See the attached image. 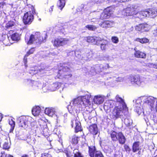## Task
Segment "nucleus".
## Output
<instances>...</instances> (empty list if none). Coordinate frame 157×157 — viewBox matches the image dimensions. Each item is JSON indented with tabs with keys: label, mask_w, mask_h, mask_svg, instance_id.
Segmentation results:
<instances>
[{
	"label": "nucleus",
	"mask_w": 157,
	"mask_h": 157,
	"mask_svg": "<svg viewBox=\"0 0 157 157\" xmlns=\"http://www.w3.org/2000/svg\"><path fill=\"white\" fill-rule=\"evenodd\" d=\"M134 110L139 115L144 111L150 109L151 111L155 110L156 114L153 115L151 118L154 122L157 121V99L152 96H141L135 100L134 105Z\"/></svg>",
	"instance_id": "nucleus-1"
},
{
	"label": "nucleus",
	"mask_w": 157,
	"mask_h": 157,
	"mask_svg": "<svg viewBox=\"0 0 157 157\" xmlns=\"http://www.w3.org/2000/svg\"><path fill=\"white\" fill-rule=\"evenodd\" d=\"M29 11L24 14L22 18V21L25 25H29L33 21L34 15L35 14V9L33 6H29Z\"/></svg>",
	"instance_id": "nucleus-2"
},
{
	"label": "nucleus",
	"mask_w": 157,
	"mask_h": 157,
	"mask_svg": "<svg viewBox=\"0 0 157 157\" xmlns=\"http://www.w3.org/2000/svg\"><path fill=\"white\" fill-rule=\"evenodd\" d=\"M82 97L80 96L73 99L70 105L68 106V109H71L72 111H74L77 108L81 107L83 103H85L86 104L88 103L87 100L85 102H84V103L82 101Z\"/></svg>",
	"instance_id": "nucleus-3"
},
{
	"label": "nucleus",
	"mask_w": 157,
	"mask_h": 157,
	"mask_svg": "<svg viewBox=\"0 0 157 157\" xmlns=\"http://www.w3.org/2000/svg\"><path fill=\"white\" fill-rule=\"evenodd\" d=\"M140 15L143 16V17H148L154 18L157 16V11L154 9L149 8L141 11Z\"/></svg>",
	"instance_id": "nucleus-4"
},
{
	"label": "nucleus",
	"mask_w": 157,
	"mask_h": 157,
	"mask_svg": "<svg viewBox=\"0 0 157 157\" xmlns=\"http://www.w3.org/2000/svg\"><path fill=\"white\" fill-rule=\"evenodd\" d=\"M123 109L125 110V109H124V108L117 107V106H115L114 108L110 114V118L115 120L121 117L122 116V110Z\"/></svg>",
	"instance_id": "nucleus-5"
},
{
	"label": "nucleus",
	"mask_w": 157,
	"mask_h": 157,
	"mask_svg": "<svg viewBox=\"0 0 157 157\" xmlns=\"http://www.w3.org/2000/svg\"><path fill=\"white\" fill-rule=\"evenodd\" d=\"M69 41L68 39L60 37L52 40V43L55 47L57 48L67 44Z\"/></svg>",
	"instance_id": "nucleus-6"
},
{
	"label": "nucleus",
	"mask_w": 157,
	"mask_h": 157,
	"mask_svg": "<svg viewBox=\"0 0 157 157\" xmlns=\"http://www.w3.org/2000/svg\"><path fill=\"white\" fill-rule=\"evenodd\" d=\"M32 118L29 116H23L20 118L19 125L24 128H26L30 124Z\"/></svg>",
	"instance_id": "nucleus-7"
},
{
	"label": "nucleus",
	"mask_w": 157,
	"mask_h": 157,
	"mask_svg": "<svg viewBox=\"0 0 157 157\" xmlns=\"http://www.w3.org/2000/svg\"><path fill=\"white\" fill-rule=\"evenodd\" d=\"M113 12V9L110 7H108L104 9L100 15V19L102 20L109 18Z\"/></svg>",
	"instance_id": "nucleus-8"
},
{
	"label": "nucleus",
	"mask_w": 157,
	"mask_h": 157,
	"mask_svg": "<svg viewBox=\"0 0 157 157\" xmlns=\"http://www.w3.org/2000/svg\"><path fill=\"white\" fill-rule=\"evenodd\" d=\"M115 99L116 100L115 105L117 107H121L124 108L125 109V110H128L126 105L124 101V100L119 95H117Z\"/></svg>",
	"instance_id": "nucleus-9"
},
{
	"label": "nucleus",
	"mask_w": 157,
	"mask_h": 157,
	"mask_svg": "<svg viewBox=\"0 0 157 157\" xmlns=\"http://www.w3.org/2000/svg\"><path fill=\"white\" fill-rule=\"evenodd\" d=\"M89 153L91 157H104L101 151L96 150L94 146L89 147Z\"/></svg>",
	"instance_id": "nucleus-10"
},
{
	"label": "nucleus",
	"mask_w": 157,
	"mask_h": 157,
	"mask_svg": "<svg viewBox=\"0 0 157 157\" xmlns=\"http://www.w3.org/2000/svg\"><path fill=\"white\" fill-rule=\"evenodd\" d=\"M71 126L72 127H75V131L78 132L81 130V124L78 120L77 117H74L71 121Z\"/></svg>",
	"instance_id": "nucleus-11"
},
{
	"label": "nucleus",
	"mask_w": 157,
	"mask_h": 157,
	"mask_svg": "<svg viewBox=\"0 0 157 157\" xmlns=\"http://www.w3.org/2000/svg\"><path fill=\"white\" fill-rule=\"evenodd\" d=\"M136 30L142 32L148 31L149 29V26L147 23L140 24L135 26Z\"/></svg>",
	"instance_id": "nucleus-12"
},
{
	"label": "nucleus",
	"mask_w": 157,
	"mask_h": 157,
	"mask_svg": "<svg viewBox=\"0 0 157 157\" xmlns=\"http://www.w3.org/2000/svg\"><path fill=\"white\" fill-rule=\"evenodd\" d=\"M100 39L101 40L98 42L99 44L97 45H100V48L102 50H106L109 47V46L110 45L109 42L107 40H104L101 38H100Z\"/></svg>",
	"instance_id": "nucleus-13"
},
{
	"label": "nucleus",
	"mask_w": 157,
	"mask_h": 157,
	"mask_svg": "<svg viewBox=\"0 0 157 157\" xmlns=\"http://www.w3.org/2000/svg\"><path fill=\"white\" fill-rule=\"evenodd\" d=\"M138 13L136 8L134 7H128L125 10L124 15L126 16L136 15Z\"/></svg>",
	"instance_id": "nucleus-14"
},
{
	"label": "nucleus",
	"mask_w": 157,
	"mask_h": 157,
	"mask_svg": "<svg viewBox=\"0 0 157 157\" xmlns=\"http://www.w3.org/2000/svg\"><path fill=\"white\" fill-rule=\"evenodd\" d=\"M115 101L109 100L106 101L104 104V108L105 110L107 111L115 105Z\"/></svg>",
	"instance_id": "nucleus-15"
},
{
	"label": "nucleus",
	"mask_w": 157,
	"mask_h": 157,
	"mask_svg": "<svg viewBox=\"0 0 157 157\" xmlns=\"http://www.w3.org/2000/svg\"><path fill=\"white\" fill-rule=\"evenodd\" d=\"M86 41L89 43H93L94 44L97 45L99 44L98 42L101 40L100 37L94 36H88L86 37Z\"/></svg>",
	"instance_id": "nucleus-16"
},
{
	"label": "nucleus",
	"mask_w": 157,
	"mask_h": 157,
	"mask_svg": "<svg viewBox=\"0 0 157 157\" xmlns=\"http://www.w3.org/2000/svg\"><path fill=\"white\" fill-rule=\"evenodd\" d=\"M35 51V50L34 48H31L28 51L26 54L24 56L23 60L25 68H27L28 67V65L27 64V57L29 56L30 54H33Z\"/></svg>",
	"instance_id": "nucleus-17"
},
{
	"label": "nucleus",
	"mask_w": 157,
	"mask_h": 157,
	"mask_svg": "<svg viewBox=\"0 0 157 157\" xmlns=\"http://www.w3.org/2000/svg\"><path fill=\"white\" fill-rule=\"evenodd\" d=\"M105 97L101 95H98L94 96L93 101L94 103L97 104L102 103L104 100Z\"/></svg>",
	"instance_id": "nucleus-18"
},
{
	"label": "nucleus",
	"mask_w": 157,
	"mask_h": 157,
	"mask_svg": "<svg viewBox=\"0 0 157 157\" xmlns=\"http://www.w3.org/2000/svg\"><path fill=\"white\" fill-rule=\"evenodd\" d=\"M56 109L52 108H47L45 109V113L49 116L52 117L54 114H56Z\"/></svg>",
	"instance_id": "nucleus-19"
},
{
	"label": "nucleus",
	"mask_w": 157,
	"mask_h": 157,
	"mask_svg": "<svg viewBox=\"0 0 157 157\" xmlns=\"http://www.w3.org/2000/svg\"><path fill=\"white\" fill-rule=\"evenodd\" d=\"M134 55L135 57L139 58L145 59L147 57V55L145 53L139 50L135 51Z\"/></svg>",
	"instance_id": "nucleus-20"
},
{
	"label": "nucleus",
	"mask_w": 157,
	"mask_h": 157,
	"mask_svg": "<svg viewBox=\"0 0 157 157\" xmlns=\"http://www.w3.org/2000/svg\"><path fill=\"white\" fill-rule=\"evenodd\" d=\"M31 34L33 35L34 37L37 40V42L38 43L40 44L44 42V40L43 37L41 36L40 33V32H34Z\"/></svg>",
	"instance_id": "nucleus-21"
},
{
	"label": "nucleus",
	"mask_w": 157,
	"mask_h": 157,
	"mask_svg": "<svg viewBox=\"0 0 157 157\" xmlns=\"http://www.w3.org/2000/svg\"><path fill=\"white\" fill-rule=\"evenodd\" d=\"M3 148L4 149H7L10 148V139L9 137L5 138L2 141Z\"/></svg>",
	"instance_id": "nucleus-22"
},
{
	"label": "nucleus",
	"mask_w": 157,
	"mask_h": 157,
	"mask_svg": "<svg viewBox=\"0 0 157 157\" xmlns=\"http://www.w3.org/2000/svg\"><path fill=\"white\" fill-rule=\"evenodd\" d=\"M40 129L41 133L44 135H45L48 131V127L46 123H43L40 125Z\"/></svg>",
	"instance_id": "nucleus-23"
},
{
	"label": "nucleus",
	"mask_w": 157,
	"mask_h": 157,
	"mask_svg": "<svg viewBox=\"0 0 157 157\" xmlns=\"http://www.w3.org/2000/svg\"><path fill=\"white\" fill-rule=\"evenodd\" d=\"M139 75H131L129 78V81L131 84L136 85Z\"/></svg>",
	"instance_id": "nucleus-24"
},
{
	"label": "nucleus",
	"mask_w": 157,
	"mask_h": 157,
	"mask_svg": "<svg viewBox=\"0 0 157 157\" xmlns=\"http://www.w3.org/2000/svg\"><path fill=\"white\" fill-rule=\"evenodd\" d=\"M89 131L92 134L94 135H96L98 133V129L96 124H94L90 126Z\"/></svg>",
	"instance_id": "nucleus-25"
},
{
	"label": "nucleus",
	"mask_w": 157,
	"mask_h": 157,
	"mask_svg": "<svg viewBox=\"0 0 157 157\" xmlns=\"http://www.w3.org/2000/svg\"><path fill=\"white\" fill-rule=\"evenodd\" d=\"M21 34L16 32L13 33L11 35L10 37L13 40L16 41H18L21 39Z\"/></svg>",
	"instance_id": "nucleus-26"
},
{
	"label": "nucleus",
	"mask_w": 157,
	"mask_h": 157,
	"mask_svg": "<svg viewBox=\"0 0 157 157\" xmlns=\"http://www.w3.org/2000/svg\"><path fill=\"white\" fill-rule=\"evenodd\" d=\"M61 85V83L56 82L50 86L49 90L52 91H54L59 88Z\"/></svg>",
	"instance_id": "nucleus-27"
},
{
	"label": "nucleus",
	"mask_w": 157,
	"mask_h": 157,
	"mask_svg": "<svg viewBox=\"0 0 157 157\" xmlns=\"http://www.w3.org/2000/svg\"><path fill=\"white\" fill-rule=\"evenodd\" d=\"M145 82L146 79L144 78L139 75L136 85L139 86H142L145 84Z\"/></svg>",
	"instance_id": "nucleus-28"
},
{
	"label": "nucleus",
	"mask_w": 157,
	"mask_h": 157,
	"mask_svg": "<svg viewBox=\"0 0 157 157\" xmlns=\"http://www.w3.org/2000/svg\"><path fill=\"white\" fill-rule=\"evenodd\" d=\"M113 24V21H104L101 23V26L103 28H107L111 27Z\"/></svg>",
	"instance_id": "nucleus-29"
},
{
	"label": "nucleus",
	"mask_w": 157,
	"mask_h": 157,
	"mask_svg": "<svg viewBox=\"0 0 157 157\" xmlns=\"http://www.w3.org/2000/svg\"><path fill=\"white\" fill-rule=\"evenodd\" d=\"M80 97H82V101L84 103V102H85V101H86V100H87L88 101V102L87 103H83V104H82V105H84L85 106H86V105H88V104H90V101L89 100L90 99V98L91 97V95L90 94H87L84 96H80Z\"/></svg>",
	"instance_id": "nucleus-30"
},
{
	"label": "nucleus",
	"mask_w": 157,
	"mask_h": 157,
	"mask_svg": "<svg viewBox=\"0 0 157 157\" xmlns=\"http://www.w3.org/2000/svg\"><path fill=\"white\" fill-rule=\"evenodd\" d=\"M27 83L31 85L34 89H37L40 85V84H37L38 83L37 82L34 81H32L30 79L27 80Z\"/></svg>",
	"instance_id": "nucleus-31"
},
{
	"label": "nucleus",
	"mask_w": 157,
	"mask_h": 157,
	"mask_svg": "<svg viewBox=\"0 0 157 157\" xmlns=\"http://www.w3.org/2000/svg\"><path fill=\"white\" fill-rule=\"evenodd\" d=\"M118 139L119 142L121 144H124L125 143L126 139L124 136L121 132H119L118 134Z\"/></svg>",
	"instance_id": "nucleus-32"
},
{
	"label": "nucleus",
	"mask_w": 157,
	"mask_h": 157,
	"mask_svg": "<svg viewBox=\"0 0 157 157\" xmlns=\"http://www.w3.org/2000/svg\"><path fill=\"white\" fill-rule=\"evenodd\" d=\"M41 111L40 107L39 106H36L33 107L32 110V113L35 116L39 115Z\"/></svg>",
	"instance_id": "nucleus-33"
},
{
	"label": "nucleus",
	"mask_w": 157,
	"mask_h": 157,
	"mask_svg": "<svg viewBox=\"0 0 157 157\" xmlns=\"http://www.w3.org/2000/svg\"><path fill=\"white\" fill-rule=\"evenodd\" d=\"M135 41L139 42L141 44H145L148 43L149 41V40L146 37L141 38H137L135 39Z\"/></svg>",
	"instance_id": "nucleus-34"
},
{
	"label": "nucleus",
	"mask_w": 157,
	"mask_h": 157,
	"mask_svg": "<svg viewBox=\"0 0 157 157\" xmlns=\"http://www.w3.org/2000/svg\"><path fill=\"white\" fill-rule=\"evenodd\" d=\"M113 79L115 82H123L124 80V78L121 77H119L117 75L113 77Z\"/></svg>",
	"instance_id": "nucleus-35"
},
{
	"label": "nucleus",
	"mask_w": 157,
	"mask_h": 157,
	"mask_svg": "<svg viewBox=\"0 0 157 157\" xmlns=\"http://www.w3.org/2000/svg\"><path fill=\"white\" fill-rule=\"evenodd\" d=\"M65 3L66 0H59L58 2L57 6L61 10H62L63 8L64 7Z\"/></svg>",
	"instance_id": "nucleus-36"
},
{
	"label": "nucleus",
	"mask_w": 157,
	"mask_h": 157,
	"mask_svg": "<svg viewBox=\"0 0 157 157\" xmlns=\"http://www.w3.org/2000/svg\"><path fill=\"white\" fill-rule=\"evenodd\" d=\"M37 40L34 37L33 35L31 34L30 36L29 39L27 41V44H33L34 41H36Z\"/></svg>",
	"instance_id": "nucleus-37"
},
{
	"label": "nucleus",
	"mask_w": 157,
	"mask_h": 157,
	"mask_svg": "<svg viewBox=\"0 0 157 157\" xmlns=\"http://www.w3.org/2000/svg\"><path fill=\"white\" fill-rule=\"evenodd\" d=\"M15 25V23L13 21H10L6 24L5 27L6 29H9Z\"/></svg>",
	"instance_id": "nucleus-38"
},
{
	"label": "nucleus",
	"mask_w": 157,
	"mask_h": 157,
	"mask_svg": "<svg viewBox=\"0 0 157 157\" xmlns=\"http://www.w3.org/2000/svg\"><path fill=\"white\" fill-rule=\"evenodd\" d=\"M139 144L138 142H136L134 143L133 145L132 151L133 152H136L137 151L139 150Z\"/></svg>",
	"instance_id": "nucleus-39"
},
{
	"label": "nucleus",
	"mask_w": 157,
	"mask_h": 157,
	"mask_svg": "<svg viewBox=\"0 0 157 157\" xmlns=\"http://www.w3.org/2000/svg\"><path fill=\"white\" fill-rule=\"evenodd\" d=\"M124 123L127 126H130L132 124V121L130 117H127L124 119Z\"/></svg>",
	"instance_id": "nucleus-40"
},
{
	"label": "nucleus",
	"mask_w": 157,
	"mask_h": 157,
	"mask_svg": "<svg viewBox=\"0 0 157 157\" xmlns=\"http://www.w3.org/2000/svg\"><path fill=\"white\" fill-rule=\"evenodd\" d=\"M118 134L116 132L113 131L110 134L111 137L113 141H116L118 140Z\"/></svg>",
	"instance_id": "nucleus-41"
},
{
	"label": "nucleus",
	"mask_w": 157,
	"mask_h": 157,
	"mask_svg": "<svg viewBox=\"0 0 157 157\" xmlns=\"http://www.w3.org/2000/svg\"><path fill=\"white\" fill-rule=\"evenodd\" d=\"M9 124L11 126V128L10 129V132H12L15 126V122L11 119L9 121Z\"/></svg>",
	"instance_id": "nucleus-42"
},
{
	"label": "nucleus",
	"mask_w": 157,
	"mask_h": 157,
	"mask_svg": "<svg viewBox=\"0 0 157 157\" xmlns=\"http://www.w3.org/2000/svg\"><path fill=\"white\" fill-rule=\"evenodd\" d=\"M73 154L74 157H83L77 149H75L73 151Z\"/></svg>",
	"instance_id": "nucleus-43"
},
{
	"label": "nucleus",
	"mask_w": 157,
	"mask_h": 157,
	"mask_svg": "<svg viewBox=\"0 0 157 157\" xmlns=\"http://www.w3.org/2000/svg\"><path fill=\"white\" fill-rule=\"evenodd\" d=\"M85 27L89 30L92 31H95L97 28L95 26L92 25H87Z\"/></svg>",
	"instance_id": "nucleus-44"
},
{
	"label": "nucleus",
	"mask_w": 157,
	"mask_h": 157,
	"mask_svg": "<svg viewBox=\"0 0 157 157\" xmlns=\"http://www.w3.org/2000/svg\"><path fill=\"white\" fill-rule=\"evenodd\" d=\"M72 142L74 144H77L78 143V137L75 135L72 136L71 140Z\"/></svg>",
	"instance_id": "nucleus-45"
},
{
	"label": "nucleus",
	"mask_w": 157,
	"mask_h": 157,
	"mask_svg": "<svg viewBox=\"0 0 157 157\" xmlns=\"http://www.w3.org/2000/svg\"><path fill=\"white\" fill-rule=\"evenodd\" d=\"M112 42L115 44L119 42L118 38L116 36H113L111 37Z\"/></svg>",
	"instance_id": "nucleus-46"
},
{
	"label": "nucleus",
	"mask_w": 157,
	"mask_h": 157,
	"mask_svg": "<svg viewBox=\"0 0 157 157\" xmlns=\"http://www.w3.org/2000/svg\"><path fill=\"white\" fill-rule=\"evenodd\" d=\"M40 157H52V155L48 153H44L41 154Z\"/></svg>",
	"instance_id": "nucleus-47"
},
{
	"label": "nucleus",
	"mask_w": 157,
	"mask_h": 157,
	"mask_svg": "<svg viewBox=\"0 0 157 157\" xmlns=\"http://www.w3.org/2000/svg\"><path fill=\"white\" fill-rule=\"evenodd\" d=\"M124 149L127 153H129L131 151V149L129 146L126 145H125L124 146Z\"/></svg>",
	"instance_id": "nucleus-48"
},
{
	"label": "nucleus",
	"mask_w": 157,
	"mask_h": 157,
	"mask_svg": "<svg viewBox=\"0 0 157 157\" xmlns=\"http://www.w3.org/2000/svg\"><path fill=\"white\" fill-rule=\"evenodd\" d=\"M93 52L91 50H90L87 54V56L88 58H90L92 57L93 55Z\"/></svg>",
	"instance_id": "nucleus-49"
},
{
	"label": "nucleus",
	"mask_w": 157,
	"mask_h": 157,
	"mask_svg": "<svg viewBox=\"0 0 157 157\" xmlns=\"http://www.w3.org/2000/svg\"><path fill=\"white\" fill-rule=\"evenodd\" d=\"M64 153L66 157H71L72 155L71 153L70 152L66 151H65Z\"/></svg>",
	"instance_id": "nucleus-50"
},
{
	"label": "nucleus",
	"mask_w": 157,
	"mask_h": 157,
	"mask_svg": "<svg viewBox=\"0 0 157 157\" xmlns=\"http://www.w3.org/2000/svg\"><path fill=\"white\" fill-rule=\"evenodd\" d=\"M6 4L4 2H0V9H3L4 6H6Z\"/></svg>",
	"instance_id": "nucleus-51"
},
{
	"label": "nucleus",
	"mask_w": 157,
	"mask_h": 157,
	"mask_svg": "<svg viewBox=\"0 0 157 157\" xmlns=\"http://www.w3.org/2000/svg\"><path fill=\"white\" fill-rule=\"evenodd\" d=\"M153 34L154 36H157V28L154 29L153 32Z\"/></svg>",
	"instance_id": "nucleus-52"
},
{
	"label": "nucleus",
	"mask_w": 157,
	"mask_h": 157,
	"mask_svg": "<svg viewBox=\"0 0 157 157\" xmlns=\"http://www.w3.org/2000/svg\"><path fill=\"white\" fill-rule=\"evenodd\" d=\"M148 66H150V67H154V68H157V65L153 64L152 63H149L148 65Z\"/></svg>",
	"instance_id": "nucleus-53"
},
{
	"label": "nucleus",
	"mask_w": 157,
	"mask_h": 157,
	"mask_svg": "<svg viewBox=\"0 0 157 157\" xmlns=\"http://www.w3.org/2000/svg\"><path fill=\"white\" fill-rule=\"evenodd\" d=\"M37 72V70H32L31 71H29V73L32 74H33L35 73H36Z\"/></svg>",
	"instance_id": "nucleus-54"
},
{
	"label": "nucleus",
	"mask_w": 157,
	"mask_h": 157,
	"mask_svg": "<svg viewBox=\"0 0 157 157\" xmlns=\"http://www.w3.org/2000/svg\"><path fill=\"white\" fill-rule=\"evenodd\" d=\"M85 113L83 114V115L84 116L85 119H87V118H88L89 119H90V117H89V116H86L85 115Z\"/></svg>",
	"instance_id": "nucleus-55"
},
{
	"label": "nucleus",
	"mask_w": 157,
	"mask_h": 157,
	"mask_svg": "<svg viewBox=\"0 0 157 157\" xmlns=\"http://www.w3.org/2000/svg\"><path fill=\"white\" fill-rule=\"evenodd\" d=\"M6 157H13V156L10 155H6Z\"/></svg>",
	"instance_id": "nucleus-56"
},
{
	"label": "nucleus",
	"mask_w": 157,
	"mask_h": 157,
	"mask_svg": "<svg viewBox=\"0 0 157 157\" xmlns=\"http://www.w3.org/2000/svg\"><path fill=\"white\" fill-rule=\"evenodd\" d=\"M28 155H25L22 156L21 157H28Z\"/></svg>",
	"instance_id": "nucleus-57"
},
{
	"label": "nucleus",
	"mask_w": 157,
	"mask_h": 157,
	"mask_svg": "<svg viewBox=\"0 0 157 157\" xmlns=\"http://www.w3.org/2000/svg\"><path fill=\"white\" fill-rule=\"evenodd\" d=\"M2 117V114L1 113H0V121H1Z\"/></svg>",
	"instance_id": "nucleus-58"
},
{
	"label": "nucleus",
	"mask_w": 157,
	"mask_h": 157,
	"mask_svg": "<svg viewBox=\"0 0 157 157\" xmlns=\"http://www.w3.org/2000/svg\"><path fill=\"white\" fill-rule=\"evenodd\" d=\"M1 157H6V155H5L4 154H2L1 156Z\"/></svg>",
	"instance_id": "nucleus-59"
},
{
	"label": "nucleus",
	"mask_w": 157,
	"mask_h": 157,
	"mask_svg": "<svg viewBox=\"0 0 157 157\" xmlns=\"http://www.w3.org/2000/svg\"><path fill=\"white\" fill-rule=\"evenodd\" d=\"M61 71V70H59V71H58V73H60V72Z\"/></svg>",
	"instance_id": "nucleus-60"
},
{
	"label": "nucleus",
	"mask_w": 157,
	"mask_h": 157,
	"mask_svg": "<svg viewBox=\"0 0 157 157\" xmlns=\"http://www.w3.org/2000/svg\"><path fill=\"white\" fill-rule=\"evenodd\" d=\"M68 76H69L70 77H71V74H69V75H68Z\"/></svg>",
	"instance_id": "nucleus-61"
},
{
	"label": "nucleus",
	"mask_w": 157,
	"mask_h": 157,
	"mask_svg": "<svg viewBox=\"0 0 157 157\" xmlns=\"http://www.w3.org/2000/svg\"><path fill=\"white\" fill-rule=\"evenodd\" d=\"M94 69H92L91 70V71H94Z\"/></svg>",
	"instance_id": "nucleus-62"
},
{
	"label": "nucleus",
	"mask_w": 157,
	"mask_h": 157,
	"mask_svg": "<svg viewBox=\"0 0 157 157\" xmlns=\"http://www.w3.org/2000/svg\"><path fill=\"white\" fill-rule=\"evenodd\" d=\"M91 114V113L90 112L88 113V115H90Z\"/></svg>",
	"instance_id": "nucleus-63"
},
{
	"label": "nucleus",
	"mask_w": 157,
	"mask_h": 157,
	"mask_svg": "<svg viewBox=\"0 0 157 157\" xmlns=\"http://www.w3.org/2000/svg\"><path fill=\"white\" fill-rule=\"evenodd\" d=\"M92 75H94V74H92Z\"/></svg>",
	"instance_id": "nucleus-64"
}]
</instances>
